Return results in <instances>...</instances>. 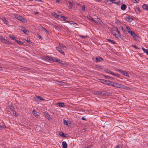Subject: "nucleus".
<instances>
[{
	"label": "nucleus",
	"instance_id": "60",
	"mask_svg": "<svg viewBox=\"0 0 148 148\" xmlns=\"http://www.w3.org/2000/svg\"><path fill=\"white\" fill-rule=\"evenodd\" d=\"M119 22V21H117V22H116V23H118Z\"/></svg>",
	"mask_w": 148,
	"mask_h": 148
},
{
	"label": "nucleus",
	"instance_id": "46",
	"mask_svg": "<svg viewBox=\"0 0 148 148\" xmlns=\"http://www.w3.org/2000/svg\"><path fill=\"white\" fill-rule=\"evenodd\" d=\"M29 43L31 44L32 42L30 41V39L29 38H27V40H26Z\"/></svg>",
	"mask_w": 148,
	"mask_h": 148
},
{
	"label": "nucleus",
	"instance_id": "1",
	"mask_svg": "<svg viewBox=\"0 0 148 148\" xmlns=\"http://www.w3.org/2000/svg\"><path fill=\"white\" fill-rule=\"evenodd\" d=\"M50 61L55 62H58L61 65H67V64L65 62L61 61L60 59H57L54 57H51V58Z\"/></svg>",
	"mask_w": 148,
	"mask_h": 148
},
{
	"label": "nucleus",
	"instance_id": "63",
	"mask_svg": "<svg viewBox=\"0 0 148 148\" xmlns=\"http://www.w3.org/2000/svg\"><path fill=\"white\" fill-rule=\"evenodd\" d=\"M78 5H80L79 4H78Z\"/></svg>",
	"mask_w": 148,
	"mask_h": 148
},
{
	"label": "nucleus",
	"instance_id": "4",
	"mask_svg": "<svg viewBox=\"0 0 148 148\" xmlns=\"http://www.w3.org/2000/svg\"><path fill=\"white\" fill-rule=\"evenodd\" d=\"M0 40L2 42L4 43L10 44V41L6 39H5L3 36H0Z\"/></svg>",
	"mask_w": 148,
	"mask_h": 148
},
{
	"label": "nucleus",
	"instance_id": "31",
	"mask_svg": "<svg viewBox=\"0 0 148 148\" xmlns=\"http://www.w3.org/2000/svg\"><path fill=\"white\" fill-rule=\"evenodd\" d=\"M114 3L116 4L117 5H119L121 4V1H119L117 2H113Z\"/></svg>",
	"mask_w": 148,
	"mask_h": 148
},
{
	"label": "nucleus",
	"instance_id": "25",
	"mask_svg": "<svg viewBox=\"0 0 148 148\" xmlns=\"http://www.w3.org/2000/svg\"><path fill=\"white\" fill-rule=\"evenodd\" d=\"M52 14L56 18H58L59 17V16H60L59 15L57 14L55 12H53V13H52Z\"/></svg>",
	"mask_w": 148,
	"mask_h": 148
},
{
	"label": "nucleus",
	"instance_id": "42",
	"mask_svg": "<svg viewBox=\"0 0 148 148\" xmlns=\"http://www.w3.org/2000/svg\"><path fill=\"white\" fill-rule=\"evenodd\" d=\"M45 116H46L47 117V118L49 119V120L50 119H51L50 116L49 115V114H48L47 113H46V114H45Z\"/></svg>",
	"mask_w": 148,
	"mask_h": 148
},
{
	"label": "nucleus",
	"instance_id": "58",
	"mask_svg": "<svg viewBox=\"0 0 148 148\" xmlns=\"http://www.w3.org/2000/svg\"><path fill=\"white\" fill-rule=\"evenodd\" d=\"M138 11L139 13L140 12V8H138Z\"/></svg>",
	"mask_w": 148,
	"mask_h": 148
},
{
	"label": "nucleus",
	"instance_id": "11",
	"mask_svg": "<svg viewBox=\"0 0 148 148\" xmlns=\"http://www.w3.org/2000/svg\"><path fill=\"white\" fill-rule=\"evenodd\" d=\"M103 59L101 57H97L95 58V62H101L103 61Z\"/></svg>",
	"mask_w": 148,
	"mask_h": 148
},
{
	"label": "nucleus",
	"instance_id": "22",
	"mask_svg": "<svg viewBox=\"0 0 148 148\" xmlns=\"http://www.w3.org/2000/svg\"><path fill=\"white\" fill-rule=\"evenodd\" d=\"M9 37L13 40H15L16 41V38L13 35H10L9 36Z\"/></svg>",
	"mask_w": 148,
	"mask_h": 148
},
{
	"label": "nucleus",
	"instance_id": "8",
	"mask_svg": "<svg viewBox=\"0 0 148 148\" xmlns=\"http://www.w3.org/2000/svg\"><path fill=\"white\" fill-rule=\"evenodd\" d=\"M129 34H130L131 36L133 37L135 39L137 40L138 37L137 35L133 32L132 31Z\"/></svg>",
	"mask_w": 148,
	"mask_h": 148
},
{
	"label": "nucleus",
	"instance_id": "55",
	"mask_svg": "<svg viewBox=\"0 0 148 148\" xmlns=\"http://www.w3.org/2000/svg\"><path fill=\"white\" fill-rule=\"evenodd\" d=\"M60 0H56V2L58 3H59Z\"/></svg>",
	"mask_w": 148,
	"mask_h": 148
},
{
	"label": "nucleus",
	"instance_id": "37",
	"mask_svg": "<svg viewBox=\"0 0 148 148\" xmlns=\"http://www.w3.org/2000/svg\"><path fill=\"white\" fill-rule=\"evenodd\" d=\"M69 9H71L72 7L73 6L72 4V3L70 1H69Z\"/></svg>",
	"mask_w": 148,
	"mask_h": 148
},
{
	"label": "nucleus",
	"instance_id": "2",
	"mask_svg": "<svg viewBox=\"0 0 148 148\" xmlns=\"http://www.w3.org/2000/svg\"><path fill=\"white\" fill-rule=\"evenodd\" d=\"M115 30L117 32V34H114L115 36L119 40H123V36L122 35L120 32L119 31L118 28L116 27Z\"/></svg>",
	"mask_w": 148,
	"mask_h": 148
},
{
	"label": "nucleus",
	"instance_id": "21",
	"mask_svg": "<svg viewBox=\"0 0 148 148\" xmlns=\"http://www.w3.org/2000/svg\"><path fill=\"white\" fill-rule=\"evenodd\" d=\"M106 40L111 42L112 44H115L116 43L114 40L110 39H106Z\"/></svg>",
	"mask_w": 148,
	"mask_h": 148
},
{
	"label": "nucleus",
	"instance_id": "36",
	"mask_svg": "<svg viewBox=\"0 0 148 148\" xmlns=\"http://www.w3.org/2000/svg\"><path fill=\"white\" fill-rule=\"evenodd\" d=\"M16 42H17L18 44L21 45H22L23 44V43L22 42L18 41L17 40H16L15 41Z\"/></svg>",
	"mask_w": 148,
	"mask_h": 148
},
{
	"label": "nucleus",
	"instance_id": "53",
	"mask_svg": "<svg viewBox=\"0 0 148 148\" xmlns=\"http://www.w3.org/2000/svg\"><path fill=\"white\" fill-rule=\"evenodd\" d=\"M96 67L98 68H101V66L99 65H97Z\"/></svg>",
	"mask_w": 148,
	"mask_h": 148
},
{
	"label": "nucleus",
	"instance_id": "57",
	"mask_svg": "<svg viewBox=\"0 0 148 148\" xmlns=\"http://www.w3.org/2000/svg\"><path fill=\"white\" fill-rule=\"evenodd\" d=\"M81 119L82 120H86V119L84 117H82L81 118Z\"/></svg>",
	"mask_w": 148,
	"mask_h": 148
},
{
	"label": "nucleus",
	"instance_id": "15",
	"mask_svg": "<svg viewBox=\"0 0 148 148\" xmlns=\"http://www.w3.org/2000/svg\"><path fill=\"white\" fill-rule=\"evenodd\" d=\"M62 147L63 148H67V145L65 141H63L62 143Z\"/></svg>",
	"mask_w": 148,
	"mask_h": 148
},
{
	"label": "nucleus",
	"instance_id": "45",
	"mask_svg": "<svg viewBox=\"0 0 148 148\" xmlns=\"http://www.w3.org/2000/svg\"><path fill=\"white\" fill-rule=\"evenodd\" d=\"M119 29H121V30H122V31L124 32V33H125V30L123 29V27H121L120 28H119Z\"/></svg>",
	"mask_w": 148,
	"mask_h": 148
},
{
	"label": "nucleus",
	"instance_id": "9",
	"mask_svg": "<svg viewBox=\"0 0 148 148\" xmlns=\"http://www.w3.org/2000/svg\"><path fill=\"white\" fill-rule=\"evenodd\" d=\"M56 49H57L61 53H62L63 55H64L65 53L63 50L61 48L59 47H56Z\"/></svg>",
	"mask_w": 148,
	"mask_h": 148
},
{
	"label": "nucleus",
	"instance_id": "41",
	"mask_svg": "<svg viewBox=\"0 0 148 148\" xmlns=\"http://www.w3.org/2000/svg\"><path fill=\"white\" fill-rule=\"evenodd\" d=\"M139 1V0H132V2L134 3H138Z\"/></svg>",
	"mask_w": 148,
	"mask_h": 148
},
{
	"label": "nucleus",
	"instance_id": "19",
	"mask_svg": "<svg viewBox=\"0 0 148 148\" xmlns=\"http://www.w3.org/2000/svg\"><path fill=\"white\" fill-rule=\"evenodd\" d=\"M121 10H124L126 9V6L125 4H123L121 5Z\"/></svg>",
	"mask_w": 148,
	"mask_h": 148
},
{
	"label": "nucleus",
	"instance_id": "3",
	"mask_svg": "<svg viewBox=\"0 0 148 148\" xmlns=\"http://www.w3.org/2000/svg\"><path fill=\"white\" fill-rule=\"evenodd\" d=\"M114 87L125 89H126L127 88V86H125L124 85L122 84H118L117 83H115V86Z\"/></svg>",
	"mask_w": 148,
	"mask_h": 148
},
{
	"label": "nucleus",
	"instance_id": "24",
	"mask_svg": "<svg viewBox=\"0 0 148 148\" xmlns=\"http://www.w3.org/2000/svg\"><path fill=\"white\" fill-rule=\"evenodd\" d=\"M6 127L3 124L0 123V130H2Z\"/></svg>",
	"mask_w": 148,
	"mask_h": 148
},
{
	"label": "nucleus",
	"instance_id": "59",
	"mask_svg": "<svg viewBox=\"0 0 148 148\" xmlns=\"http://www.w3.org/2000/svg\"><path fill=\"white\" fill-rule=\"evenodd\" d=\"M84 148H91V147H85Z\"/></svg>",
	"mask_w": 148,
	"mask_h": 148
},
{
	"label": "nucleus",
	"instance_id": "50",
	"mask_svg": "<svg viewBox=\"0 0 148 148\" xmlns=\"http://www.w3.org/2000/svg\"><path fill=\"white\" fill-rule=\"evenodd\" d=\"M105 77H107L108 79H112L113 78V77H110V76H106Z\"/></svg>",
	"mask_w": 148,
	"mask_h": 148
},
{
	"label": "nucleus",
	"instance_id": "33",
	"mask_svg": "<svg viewBox=\"0 0 148 148\" xmlns=\"http://www.w3.org/2000/svg\"><path fill=\"white\" fill-rule=\"evenodd\" d=\"M100 95H105L106 94V91H100Z\"/></svg>",
	"mask_w": 148,
	"mask_h": 148
},
{
	"label": "nucleus",
	"instance_id": "5",
	"mask_svg": "<svg viewBox=\"0 0 148 148\" xmlns=\"http://www.w3.org/2000/svg\"><path fill=\"white\" fill-rule=\"evenodd\" d=\"M14 16L16 18L22 22H24L26 21L24 18L18 14H16Z\"/></svg>",
	"mask_w": 148,
	"mask_h": 148
},
{
	"label": "nucleus",
	"instance_id": "52",
	"mask_svg": "<svg viewBox=\"0 0 148 148\" xmlns=\"http://www.w3.org/2000/svg\"><path fill=\"white\" fill-rule=\"evenodd\" d=\"M132 46L134 47L136 49H139V48L137 47H136L135 45H133Z\"/></svg>",
	"mask_w": 148,
	"mask_h": 148
},
{
	"label": "nucleus",
	"instance_id": "49",
	"mask_svg": "<svg viewBox=\"0 0 148 148\" xmlns=\"http://www.w3.org/2000/svg\"><path fill=\"white\" fill-rule=\"evenodd\" d=\"M80 36L82 38H84L88 37L87 36H84L83 35H80Z\"/></svg>",
	"mask_w": 148,
	"mask_h": 148
},
{
	"label": "nucleus",
	"instance_id": "32",
	"mask_svg": "<svg viewBox=\"0 0 148 148\" xmlns=\"http://www.w3.org/2000/svg\"><path fill=\"white\" fill-rule=\"evenodd\" d=\"M105 82H106L105 83V84L108 85H110V83L111 82L110 81L108 80H106V81H105Z\"/></svg>",
	"mask_w": 148,
	"mask_h": 148
},
{
	"label": "nucleus",
	"instance_id": "44",
	"mask_svg": "<svg viewBox=\"0 0 148 148\" xmlns=\"http://www.w3.org/2000/svg\"><path fill=\"white\" fill-rule=\"evenodd\" d=\"M106 80H104V79H101V83H102L103 84H105V83L106 82L105 81H106Z\"/></svg>",
	"mask_w": 148,
	"mask_h": 148
},
{
	"label": "nucleus",
	"instance_id": "29",
	"mask_svg": "<svg viewBox=\"0 0 148 148\" xmlns=\"http://www.w3.org/2000/svg\"><path fill=\"white\" fill-rule=\"evenodd\" d=\"M94 94L95 95H100V91L95 92H94Z\"/></svg>",
	"mask_w": 148,
	"mask_h": 148
},
{
	"label": "nucleus",
	"instance_id": "39",
	"mask_svg": "<svg viewBox=\"0 0 148 148\" xmlns=\"http://www.w3.org/2000/svg\"><path fill=\"white\" fill-rule=\"evenodd\" d=\"M115 82H114L111 81L110 85H111V86L114 87L115 86Z\"/></svg>",
	"mask_w": 148,
	"mask_h": 148
},
{
	"label": "nucleus",
	"instance_id": "12",
	"mask_svg": "<svg viewBox=\"0 0 148 148\" xmlns=\"http://www.w3.org/2000/svg\"><path fill=\"white\" fill-rule=\"evenodd\" d=\"M59 46L61 48H62L64 50H66L67 49V48L66 47V46H65L64 45L62 44L61 43H59Z\"/></svg>",
	"mask_w": 148,
	"mask_h": 148
},
{
	"label": "nucleus",
	"instance_id": "38",
	"mask_svg": "<svg viewBox=\"0 0 148 148\" xmlns=\"http://www.w3.org/2000/svg\"><path fill=\"white\" fill-rule=\"evenodd\" d=\"M112 75L113 76H115L116 77H119L120 76V75H119L118 74L116 73H114L112 74Z\"/></svg>",
	"mask_w": 148,
	"mask_h": 148
},
{
	"label": "nucleus",
	"instance_id": "26",
	"mask_svg": "<svg viewBox=\"0 0 148 148\" xmlns=\"http://www.w3.org/2000/svg\"><path fill=\"white\" fill-rule=\"evenodd\" d=\"M57 104H58L60 107H63L64 106V104L63 103H58Z\"/></svg>",
	"mask_w": 148,
	"mask_h": 148
},
{
	"label": "nucleus",
	"instance_id": "13",
	"mask_svg": "<svg viewBox=\"0 0 148 148\" xmlns=\"http://www.w3.org/2000/svg\"><path fill=\"white\" fill-rule=\"evenodd\" d=\"M142 8L143 9L145 10L148 11V5L144 4L142 6Z\"/></svg>",
	"mask_w": 148,
	"mask_h": 148
},
{
	"label": "nucleus",
	"instance_id": "7",
	"mask_svg": "<svg viewBox=\"0 0 148 148\" xmlns=\"http://www.w3.org/2000/svg\"><path fill=\"white\" fill-rule=\"evenodd\" d=\"M34 99L35 101L38 102H40L41 100L43 101L45 100L42 97H41L39 96H36L35 97H34Z\"/></svg>",
	"mask_w": 148,
	"mask_h": 148
},
{
	"label": "nucleus",
	"instance_id": "56",
	"mask_svg": "<svg viewBox=\"0 0 148 148\" xmlns=\"http://www.w3.org/2000/svg\"><path fill=\"white\" fill-rule=\"evenodd\" d=\"M38 38L40 39H42V37L40 35H39V36H38Z\"/></svg>",
	"mask_w": 148,
	"mask_h": 148
},
{
	"label": "nucleus",
	"instance_id": "40",
	"mask_svg": "<svg viewBox=\"0 0 148 148\" xmlns=\"http://www.w3.org/2000/svg\"><path fill=\"white\" fill-rule=\"evenodd\" d=\"M114 1V0H105V2L106 3H107L109 1H110L112 2V3L113 2V1Z\"/></svg>",
	"mask_w": 148,
	"mask_h": 148
},
{
	"label": "nucleus",
	"instance_id": "17",
	"mask_svg": "<svg viewBox=\"0 0 148 148\" xmlns=\"http://www.w3.org/2000/svg\"><path fill=\"white\" fill-rule=\"evenodd\" d=\"M126 20L127 21L131 22L132 21L133 19L132 18H130L129 16H128L126 17Z\"/></svg>",
	"mask_w": 148,
	"mask_h": 148
},
{
	"label": "nucleus",
	"instance_id": "51",
	"mask_svg": "<svg viewBox=\"0 0 148 148\" xmlns=\"http://www.w3.org/2000/svg\"><path fill=\"white\" fill-rule=\"evenodd\" d=\"M114 148H122V147L120 145H118L116 147Z\"/></svg>",
	"mask_w": 148,
	"mask_h": 148
},
{
	"label": "nucleus",
	"instance_id": "35",
	"mask_svg": "<svg viewBox=\"0 0 148 148\" xmlns=\"http://www.w3.org/2000/svg\"><path fill=\"white\" fill-rule=\"evenodd\" d=\"M142 49L144 51V52L146 53V54L148 55V49H145L143 48Z\"/></svg>",
	"mask_w": 148,
	"mask_h": 148
},
{
	"label": "nucleus",
	"instance_id": "64",
	"mask_svg": "<svg viewBox=\"0 0 148 148\" xmlns=\"http://www.w3.org/2000/svg\"><path fill=\"white\" fill-rule=\"evenodd\" d=\"M74 24H76V23H74Z\"/></svg>",
	"mask_w": 148,
	"mask_h": 148
},
{
	"label": "nucleus",
	"instance_id": "10",
	"mask_svg": "<svg viewBox=\"0 0 148 148\" xmlns=\"http://www.w3.org/2000/svg\"><path fill=\"white\" fill-rule=\"evenodd\" d=\"M32 113L36 118H38L39 116V113L36 112L35 110H33Z\"/></svg>",
	"mask_w": 148,
	"mask_h": 148
},
{
	"label": "nucleus",
	"instance_id": "62",
	"mask_svg": "<svg viewBox=\"0 0 148 148\" xmlns=\"http://www.w3.org/2000/svg\"><path fill=\"white\" fill-rule=\"evenodd\" d=\"M29 1H33V0H29Z\"/></svg>",
	"mask_w": 148,
	"mask_h": 148
},
{
	"label": "nucleus",
	"instance_id": "43",
	"mask_svg": "<svg viewBox=\"0 0 148 148\" xmlns=\"http://www.w3.org/2000/svg\"><path fill=\"white\" fill-rule=\"evenodd\" d=\"M82 10L84 11H85V8L84 5H82Z\"/></svg>",
	"mask_w": 148,
	"mask_h": 148
},
{
	"label": "nucleus",
	"instance_id": "28",
	"mask_svg": "<svg viewBox=\"0 0 148 148\" xmlns=\"http://www.w3.org/2000/svg\"><path fill=\"white\" fill-rule=\"evenodd\" d=\"M60 16L61 17V18H62L63 19V20L64 21L68 23H69V21L66 20V18L64 16Z\"/></svg>",
	"mask_w": 148,
	"mask_h": 148
},
{
	"label": "nucleus",
	"instance_id": "18",
	"mask_svg": "<svg viewBox=\"0 0 148 148\" xmlns=\"http://www.w3.org/2000/svg\"><path fill=\"white\" fill-rule=\"evenodd\" d=\"M22 31L23 32L26 34H28L29 32L25 28H23Z\"/></svg>",
	"mask_w": 148,
	"mask_h": 148
},
{
	"label": "nucleus",
	"instance_id": "48",
	"mask_svg": "<svg viewBox=\"0 0 148 148\" xmlns=\"http://www.w3.org/2000/svg\"><path fill=\"white\" fill-rule=\"evenodd\" d=\"M41 29L42 30H44L45 32H48V30L42 27Z\"/></svg>",
	"mask_w": 148,
	"mask_h": 148
},
{
	"label": "nucleus",
	"instance_id": "61",
	"mask_svg": "<svg viewBox=\"0 0 148 148\" xmlns=\"http://www.w3.org/2000/svg\"><path fill=\"white\" fill-rule=\"evenodd\" d=\"M35 13H36V14H38V12H36Z\"/></svg>",
	"mask_w": 148,
	"mask_h": 148
},
{
	"label": "nucleus",
	"instance_id": "54",
	"mask_svg": "<svg viewBox=\"0 0 148 148\" xmlns=\"http://www.w3.org/2000/svg\"><path fill=\"white\" fill-rule=\"evenodd\" d=\"M10 109L13 110L14 108L13 106H11L10 107Z\"/></svg>",
	"mask_w": 148,
	"mask_h": 148
},
{
	"label": "nucleus",
	"instance_id": "47",
	"mask_svg": "<svg viewBox=\"0 0 148 148\" xmlns=\"http://www.w3.org/2000/svg\"><path fill=\"white\" fill-rule=\"evenodd\" d=\"M58 82L60 83V84H59L61 85H63L65 83L62 82H60L58 81Z\"/></svg>",
	"mask_w": 148,
	"mask_h": 148
},
{
	"label": "nucleus",
	"instance_id": "14",
	"mask_svg": "<svg viewBox=\"0 0 148 148\" xmlns=\"http://www.w3.org/2000/svg\"><path fill=\"white\" fill-rule=\"evenodd\" d=\"M44 59L46 60L50 61L51 58V56H45L44 57Z\"/></svg>",
	"mask_w": 148,
	"mask_h": 148
},
{
	"label": "nucleus",
	"instance_id": "34",
	"mask_svg": "<svg viewBox=\"0 0 148 148\" xmlns=\"http://www.w3.org/2000/svg\"><path fill=\"white\" fill-rule=\"evenodd\" d=\"M88 17L89 19L90 20L93 21L95 23L96 22L94 20H93V18L90 16H89Z\"/></svg>",
	"mask_w": 148,
	"mask_h": 148
},
{
	"label": "nucleus",
	"instance_id": "30",
	"mask_svg": "<svg viewBox=\"0 0 148 148\" xmlns=\"http://www.w3.org/2000/svg\"><path fill=\"white\" fill-rule=\"evenodd\" d=\"M105 71L106 72L108 73H110V74H112V75L113 73L112 72L110 71L108 69H105Z\"/></svg>",
	"mask_w": 148,
	"mask_h": 148
},
{
	"label": "nucleus",
	"instance_id": "23",
	"mask_svg": "<svg viewBox=\"0 0 148 148\" xmlns=\"http://www.w3.org/2000/svg\"><path fill=\"white\" fill-rule=\"evenodd\" d=\"M1 19L5 24H8V21L4 17H2L1 18Z\"/></svg>",
	"mask_w": 148,
	"mask_h": 148
},
{
	"label": "nucleus",
	"instance_id": "6",
	"mask_svg": "<svg viewBox=\"0 0 148 148\" xmlns=\"http://www.w3.org/2000/svg\"><path fill=\"white\" fill-rule=\"evenodd\" d=\"M118 71L122 75H125L128 77H129V75H128V73L127 72L125 71L121 70L119 69L118 70Z\"/></svg>",
	"mask_w": 148,
	"mask_h": 148
},
{
	"label": "nucleus",
	"instance_id": "16",
	"mask_svg": "<svg viewBox=\"0 0 148 148\" xmlns=\"http://www.w3.org/2000/svg\"><path fill=\"white\" fill-rule=\"evenodd\" d=\"M64 124L65 125H68V124H71V122L69 121H66L65 120H64Z\"/></svg>",
	"mask_w": 148,
	"mask_h": 148
},
{
	"label": "nucleus",
	"instance_id": "27",
	"mask_svg": "<svg viewBox=\"0 0 148 148\" xmlns=\"http://www.w3.org/2000/svg\"><path fill=\"white\" fill-rule=\"evenodd\" d=\"M59 134L60 136H61L63 137H66V134H64L62 132H60Z\"/></svg>",
	"mask_w": 148,
	"mask_h": 148
},
{
	"label": "nucleus",
	"instance_id": "20",
	"mask_svg": "<svg viewBox=\"0 0 148 148\" xmlns=\"http://www.w3.org/2000/svg\"><path fill=\"white\" fill-rule=\"evenodd\" d=\"M126 29H127V32L128 33H130V32H131L132 31L131 30L130 27L129 26H126Z\"/></svg>",
	"mask_w": 148,
	"mask_h": 148
}]
</instances>
